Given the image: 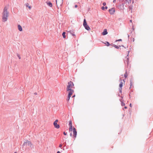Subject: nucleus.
Instances as JSON below:
<instances>
[{
  "mask_svg": "<svg viewBox=\"0 0 153 153\" xmlns=\"http://www.w3.org/2000/svg\"><path fill=\"white\" fill-rule=\"evenodd\" d=\"M108 8V7L107 6H105L104 7V6H102L101 7L102 9L103 10H106Z\"/></svg>",
  "mask_w": 153,
  "mask_h": 153,
  "instance_id": "a211bd4d",
  "label": "nucleus"
},
{
  "mask_svg": "<svg viewBox=\"0 0 153 153\" xmlns=\"http://www.w3.org/2000/svg\"><path fill=\"white\" fill-rule=\"evenodd\" d=\"M27 140L23 144V146H27Z\"/></svg>",
  "mask_w": 153,
  "mask_h": 153,
  "instance_id": "b1692460",
  "label": "nucleus"
},
{
  "mask_svg": "<svg viewBox=\"0 0 153 153\" xmlns=\"http://www.w3.org/2000/svg\"><path fill=\"white\" fill-rule=\"evenodd\" d=\"M34 94L35 95H36L37 94V93L35 92V93H34Z\"/></svg>",
  "mask_w": 153,
  "mask_h": 153,
  "instance_id": "58836bf2",
  "label": "nucleus"
},
{
  "mask_svg": "<svg viewBox=\"0 0 153 153\" xmlns=\"http://www.w3.org/2000/svg\"><path fill=\"white\" fill-rule=\"evenodd\" d=\"M132 83H133V80L132 79H131L130 80V87L129 88L130 89L131 87V86L132 85Z\"/></svg>",
  "mask_w": 153,
  "mask_h": 153,
  "instance_id": "f3484780",
  "label": "nucleus"
},
{
  "mask_svg": "<svg viewBox=\"0 0 153 153\" xmlns=\"http://www.w3.org/2000/svg\"><path fill=\"white\" fill-rule=\"evenodd\" d=\"M70 136L71 137H72V133L71 132L70 134Z\"/></svg>",
  "mask_w": 153,
  "mask_h": 153,
  "instance_id": "4c0bfd02",
  "label": "nucleus"
},
{
  "mask_svg": "<svg viewBox=\"0 0 153 153\" xmlns=\"http://www.w3.org/2000/svg\"><path fill=\"white\" fill-rule=\"evenodd\" d=\"M17 56H18V57L19 58V59H21V57L20 56L19 54H17Z\"/></svg>",
  "mask_w": 153,
  "mask_h": 153,
  "instance_id": "2f4dec72",
  "label": "nucleus"
},
{
  "mask_svg": "<svg viewBox=\"0 0 153 153\" xmlns=\"http://www.w3.org/2000/svg\"><path fill=\"white\" fill-rule=\"evenodd\" d=\"M124 108L125 109H126L127 108V107L126 106H125Z\"/></svg>",
  "mask_w": 153,
  "mask_h": 153,
  "instance_id": "37998d69",
  "label": "nucleus"
},
{
  "mask_svg": "<svg viewBox=\"0 0 153 153\" xmlns=\"http://www.w3.org/2000/svg\"><path fill=\"white\" fill-rule=\"evenodd\" d=\"M127 76V72L126 70V72L124 74V76L125 78H126Z\"/></svg>",
  "mask_w": 153,
  "mask_h": 153,
  "instance_id": "a878e982",
  "label": "nucleus"
},
{
  "mask_svg": "<svg viewBox=\"0 0 153 153\" xmlns=\"http://www.w3.org/2000/svg\"><path fill=\"white\" fill-rule=\"evenodd\" d=\"M130 21L131 22H132V20H130Z\"/></svg>",
  "mask_w": 153,
  "mask_h": 153,
  "instance_id": "49530a36",
  "label": "nucleus"
},
{
  "mask_svg": "<svg viewBox=\"0 0 153 153\" xmlns=\"http://www.w3.org/2000/svg\"><path fill=\"white\" fill-rule=\"evenodd\" d=\"M111 45L112 46H113L115 47V48L118 49L120 47H121L120 45L119 46H118L116 45H115L114 44H113V43L111 44Z\"/></svg>",
  "mask_w": 153,
  "mask_h": 153,
  "instance_id": "f8f14e48",
  "label": "nucleus"
},
{
  "mask_svg": "<svg viewBox=\"0 0 153 153\" xmlns=\"http://www.w3.org/2000/svg\"><path fill=\"white\" fill-rule=\"evenodd\" d=\"M58 121V120H56L53 123L54 127L56 128H59L60 127L59 125L57 124V122Z\"/></svg>",
  "mask_w": 153,
  "mask_h": 153,
  "instance_id": "39448f33",
  "label": "nucleus"
},
{
  "mask_svg": "<svg viewBox=\"0 0 153 153\" xmlns=\"http://www.w3.org/2000/svg\"><path fill=\"white\" fill-rule=\"evenodd\" d=\"M26 6L27 7H28V8H29V9H31V6H29V4L28 3H27L26 4Z\"/></svg>",
  "mask_w": 153,
  "mask_h": 153,
  "instance_id": "393cba45",
  "label": "nucleus"
},
{
  "mask_svg": "<svg viewBox=\"0 0 153 153\" xmlns=\"http://www.w3.org/2000/svg\"><path fill=\"white\" fill-rule=\"evenodd\" d=\"M9 7V5L7 4L5 6L3 9V12L2 13V21L3 22L6 21L7 18L9 15V12L7 11V9Z\"/></svg>",
  "mask_w": 153,
  "mask_h": 153,
  "instance_id": "f257e3e1",
  "label": "nucleus"
},
{
  "mask_svg": "<svg viewBox=\"0 0 153 153\" xmlns=\"http://www.w3.org/2000/svg\"><path fill=\"white\" fill-rule=\"evenodd\" d=\"M128 39H129V35L128 34Z\"/></svg>",
  "mask_w": 153,
  "mask_h": 153,
  "instance_id": "79ce46f5",
  "label": "nucleus"
},
{
  "mask_svg": "<svg viewBox=\"0 0 153 153\" xmlns=\"http://www.w3.org/2000/svg\"><path fill=\"white\" fill-rule=\"evenodd\" d=\"M128 54L127 55V56L125 58V59L124 60V62L126 65V66L127 68H128L129 67L130 68V66H129L128 64H129V60L128 58V53L129 52V51H128Z\"/></svg>",
  "mask_w": 153,
  "mask_h": 153,
  "instance_id": "7ed1b4c3",
  "label": "nucleus"
},
{
  "mask_svg": "<svg viewBox=\"0 0 153 153\" xmlns=\"http://www.w3.org/2000/svg\"><path fill=\"white\" fill-rule=\"evenodd\" d=\"M77 132L75 128L74 127L73 128V137L76 138L77 135Z\"/></svg>",
  "mask_w": 153,
  "mask_h": 153,
  "instance_id": "0eeeda50",
  "label": "nucleus"
},
{
  "mask_svg": "<svg viewBox=\"0 0 153 153\" xmlns=\"http://www.w3.org/2000/svg\"><path fill=\"white\" fill-rule=\"evenodd\" d=\"M115 11V9L114 8H112L110 9L109 10V12L111 15L114 14Z\"/></svg>",
  "mask_w": 153,
  "mask_h": 153,
  "instance_id": "6e6552de",
  "label": "nucleus"
},
{
  "mask_svg": "<svg viewBox=\"0 0 153 153\" xmlns=\"http://www.w3.org/2000/svg\"><path fill=\"white\" fill-rule=\"evenodd\" d=\"M63 134L65 135H66L67 134V132H63Z\"/></svg>",
  "mask_w": 153,
  "mask_h": 153,
  "instance_id": "473e14b6",
  "label": "nucleus"
},
{
  "mask_svg": "<svg viewBox=\"0 0 153 153\" xmlns=\"http://www.w3.org/2000/svg\"><path fill=\"white\" fill-rule=\"evenodd\" d=\"M62 145L61 144H60L59 145V147H60V148H62Z\"/></svg>",
  "mask_w": 153,
  "mask_h": 153,
  "instance_id": "f704fd0d",
  "label": "nucleus"
},
{
  "mask_svg": "<svg viewBox=\"0 0 153 153\" xmlns=\"http://www.w3.org/2000/svg\"><path fill=\"white\" fill-rule=\"evenodd\" d=\"M18 27L19 31H22V27L20 25H18Z\"/></svg>",
  "mask_w": 153,
  "mask_h": 153,
  "instance_id": "2eb2a0df",
  "label": "nucleus"
},
{
  "mask_svg": "<svg viewBox=\"0 0 153 153\" xmlns=\"http://www.w3.org/2000/svg\"><path fill=\"white\" fill-rule=\"evenodd\" d=\"M118 96H119V97H120V95L119 94L118 95Z\"/></svg>",
  "mask_w": 153,
  "mask_h": 153,
  "instance_id": "de8ad7c7",
  "label": "nucleus"
},
{
  "mask_svg": "<svg viewBox=\"0 0 153 153\" xmlns=\"http://www.w3.org/2000/svg\"><path fill=\"white\" fill-rule=\"evenodd\" d=\"M77 7H78V6H77V5H75V8H77Z\"/></svg>",
  "mask_w": 153,
  "mask_h": 153,
  "instance_id": "c9c22d12",
  "label": "nucleus"
},
{
  "mask_svg": "<svg viewBox=\"0 0 153 153\" xmlns=\"http://www.w3.org/2000/svg\"><path fill=\"white\" fill-rule=\"evenodd\" d=\"M74 86V84L73 82L71 81H70L68 83V85L67 86L66 90L67 91H68L70 92L71 90H74L71 89Z\"/></svg>",
  "mask_w": 153,
  "mask_h": 153,
  "instance_id": "f03ea898",
  "label": "nucleus"
},
{
  "mask_svg": "<svg viewBox=\"0 0 153 153\" xmlns=\"http://www.w3.org/2000/svg\"><path fill=\"white\" fill-rule=\"evenodd\" d=\"M106 4V3L105 2H104L103 3V5L104 6H105Z\"/></svg>",
  "mask_w": 153,
  "mask_h": 153,
  "instance_id": "72a5a7b5",
  "label": "nucleus"
},
{
  "mask_svg": "<svg viewBox=\"0 0 153 153\" xmlns=\"http://www.w3.org/2000/svg\"><path fill=\"white\" fill-rule=\"evenodd\" d=\"M121 46L122 47H124V48H126V47H124L123 45H122Z\"/></svg>",
  "mask_w": 153,
  "mask_h": 153,
  "instance_id": "ea45409f",
  "label": "nucleus"
},
{
  "mask_svg": "<svg viewBox=\"0 0 153 153\" xmlns=\"http://www.w3.org/2000/svg\"><path fill=\"white\" fill-rule=\"evenodd\" d=\"M122 99H121L120 100V101L121 102V105L122 106H124L125 105V103L124 102H123L122 101Z\"/></svg>",
  "mask_w": 153,
  "mask_h": 153,
  "instance_id": "6ab92c4d",
  "label": "nucleus"
},
{
  "mask_svg": "<svg viewBox=\"0 0 153 153\" xmlns=\"http://www.w3.org/2000/svg\"><path fill=\"white\" fill-rule=\"evenodd\" d=\"M69 127H71V126H72V121L71 120H70L69 121Z\"/></svg>",
  "mask_w": 153,
  "mask_h": 153,
  "instance_id": "5701e85b",
  "label": "nucleus"
},
{
  "mask_svg": "<svg viewBox=\"0 0 153 153\" xmlns=\"http://www.w3.org/2000/svg\"><path fill=\"white\" fill-rule=\"evenodd\" d=\"M120 80H121V82H120V83L119 85V88H122L123 86V82L122 81V80L120 78Z\"/></svg>",
  "mask_w": 153,
  "mask_h": 153,
  "instance_id": "dca6fc26",
  "label": "nucleus"
},
{
  "mask_svg": "<svg viewBox=\"0 0 153 153\" xmlns=\"http://www.w3.org/2000/svg\"><path fill=\"white\" fill-rule=\"evenodd\" d=\"M27 145L30 147H31L32 146H33V144L31 142L27 140Z\"/></svg>",
  "mask_w": 153,
  "mask_h": 153,
  "instance_id": "1a4fd4ad",
  "label": "nucleus"
},
{
  "mask_svg": "<svg viewBox=\"0 0 153 153\" xmlns=\"http://www.w3.org/2000/svg\"><path fill=\"white\" fill-rule=\"evenodd\" d=\"M65 33H66L65 32H63L62 33V36H63V37L64 38H66Z\"/></svg>",
  "mask_w": 153,
  "mask_h": 153,
  "instance_id": "aec40b11",
  "label": "nucleus"
},
{
  "mask_svg": "<svg viewBox=\"0 0 153 153\" xmlns=\"http://www.w3.org/2000/svg\"><path fill=\"white\" fill-rule=\"evenodd\" d=\"M102 35H105L108 34V32L107 30L106 29H105L104 30L103 32L102 33Z\"/></svg>",
  "mask_w": 153,
  "mask_h": 153,
  "instance_id": "9d476101",
  "label": "nucleus"
},
{
  "mask_svg": "<svg viewBox=\"0 0 153 153\" xmlns=\"http://www.w3.org/2000/svg\"><path fill=\"white\" fill-rule=\"evenodd\" d=\"M122 1H124L125 2H128V4H130L131 3V0H121Z\"/></svg>",
  "mask_w": 153,
  "mask_h": 153,
  "instance_id": "4468645a",
  "label": "nucleus"
},
{
  "mask_svg": "<svg viewBox=\"0 0 153 153\" xmlns=\"http://www.w3.org/2000/svg\"><path fill=\"white\" fill-rule=\"evenodd\" d=\"M73 127L72 126H71V127H69V131H72V130L73 131Z\"/></svg>",
  "mask_w": 153,
  "mask_h": 153,
  "instance_id": "bb28decb",
  "label": "nucleus"
},
{
  "mask_svg": "<svg viewBox=\"0 0 153 153\" xmlns=\"http://www.w3.org/2000/svg\"><path fill=\"white\" fill-rule=\"evenodd\" d=\"M121 97L122 98V99L123 98V97Z\"/></svg>",
  "mask_w": 153,
  "mask_h": 153,
  "instance_id": "8fccbe9b",
  "label": "nucleus"
},
{
  "mask_svg": "<svg viewBox=\"0 0 153 153\" xmlns=\"http://www.w3.org/2000/svg\"><path fill=\"white\" fill-rule=\"evenodd\" d=\"M57 153H62L60 152L59 151H58L57 152Z\"/></svg>",
  "mask_w": 153,
  "mask_h": 153,
  "instance_id": "a19ab883",
  "label": "nucleus"
},
{
  "mask_svg": "<svg viewBox=\"0 0 153 153\" xmlns=\"http://www.w3.org/2000/svg\"><path fill=\"white\" fill-rule=\"evenodd\" d=\"M75 97V95H73V96H72V97Z\"/></svg>",
  "mask_w": 153,
  "mask_h": 153,
  "instance_id": "c03bdc74",
  "label": "nucleus"
},
{
  "mask_svg": "<svg viewBox=\"0 0 153 153\" xmlns=\"http://www.w3.org/2000/svg\"><path fill=\"white\" fill-rule=\"evenodd\" d=\"M46 3H47V4L49 7H52V4L51 2H46Z\"/></svg>",
  "mask_w": 153,
  "mask_h": 153,
  "instance_id": "ddd939ff",
  "label": "nucleus"
},
{
  "mask_svg": "<svg viewBox=\"0 0 153 153\" xmlns=\"http://www.w3.org/2000/svg\"><path fill=\"white\" fill-rule=\"evenodd\" d=\"M124 3H122L119 6V8L123 10L124 9Z\"/></svg>",
  "mask_w": 153,
  "mask_h": 153,
  "instance_id": "9b49d317",
  "label": "nucleus"
},
{
  "mask_svg": "<svg viewBox=\"0 0 153 153\" xmlns=\"http://www.w3.org/2000/svg\"><path fill=\"white\" fill-rule=\"evenodd\" d=\"M74 92V90H71L70 92H68V96L67 99V101H68L69 100L70 98L71 97Z\"/></svg>",
  "mask_w": 153,
  "mask_h": 153,
  "instance_id": "423d86ee",
  "label": "nucleus"
},
{
  "mask_svg": "<svg viewBox=\"0 0 153 153\" xmlns=\"http://www.w3.org/2000/svg\"><path fill=\"white\" fill-rule=\"evenodd\" d=\"M129 106H130V107H132V105H131V103L130 104Z\"/></svg>",
  "mask_w": 153,
  "mask_h": 153,
  "instance_id": "e433bc0d",
  "label": "nucleus"
},
{
  "mask_svg": "<svg viewBox=\"0 0 153 153\" xmlns=\"http://www.w3.org/2000/svg\"><path fill=\"white\" fill-rule=\"evenodd\" d=\"M122 88H119V92L120 93H122Z\"/></svg>",
  "mask_w": 153,
  "mask_h": 153,
  "instance_id": "cd10ccee",
  "label": "nucleus"
},
{
  "mask_svg": "<svg viewBox=\"0 0 153 153\" xmlns=\"http://www.w3.org/2000/svg\"><path fill=\"white\" fill-rule=\"evenodd\" d=\"M105 44L107 46H109V45H111V44L108 42H106Z\"/></svg>",
  "mask_w": 153,
  "mask_h": 153,
  "instance_id": "4be33fe9",
  "label": "nucleus"
},
{
  "mask_svg": "<svg viewBox=\"0 0 153 153\" xmlns=\"http://www.w3.org/2000/svg\"><path fill=\"white\" fill-rule=\"evenodd\" d=\"M56 2H57V0H56Z\"/></svg>",
  "mask_w": 153,
  "mask_h": 153,
  "instance_id": "5fc2aeb1",
  "label": "nucleus"
},
{
  "mask_svg": "<svg viewBox=\"0 0 153 153\" xmlns=\"http://www.w3.org/2000/svg\"><path fill=\"white\" fill-rule=\"evenodd\" d=\"M129 9L130 10H132V6L130 5L129 7Z\"/></svg>",
  "mask_w": 153,
  "mask_h": 153,
  "instance_id": "c85d7f7f",
  "label": "nucleus"
},
{
  "mask_svg": "<svg viewBox=\"0 0 153 153\" xmlns=\"http://www.w3.org/2000/svg\"><path fill=\"white\" fill-rule=\"evenodd\" d=\"M134 38H131V42H134Z\"/></svg>",
  "mask_w": 153,
  "mask_h": 153,
  "instance_id": "7c9ffc66",
  "label": "nucleus"
},
{
  "mask_svg": "<svg viewBox=\"0 0 153 153\" xmlns=\"http://www.w3.org/2000/svg\"><path fill=\"white\" fill-rule=\"evenodd\" d=\"M62 0V2H63V0Z\"/></svg>",
  "mask_w": 153,
  "mask_h": 153,
  "instance_id": "864d4df0",
  "label": "nucleus"
},
{
  "mask_svg": "<svg viewBox=\"0 0 153 153\" xmlns=\"http://www.w3.org/2000/svg\"><path fill=\"white\" fill-rule=\"evenodd\" d=\"M14 153H17L16 152H15Z\"/></svg>",
  "mask_w": 153,
  "mask_h": 153,
  "instance_id": "603ef678",
  "label": "nucleus"
},
{
  "mask_svg": "<svg viewBox=\"0 0 153 153\" xmlns=\"http://www.w3.org/2000/svg\"><path fill=\"white\" fill-rule=\"evenodd\" d=\"M115 1H116V0H114L113 2H114Z\"/></svg>",
  "mask_w": 153,
  "mask_h": 153,
  "instance_id": "a18cd8bd",
  "label": "nucleus"
},
{
  "mask_svg": "<svg viewBox=\"0 0 153 153\" xmlns=\"http://www.w3.org/2000/svg\"><path fill=\"white\" fill-rule=\"evenodd\" d=\"M63 150H64V148H63Z\"/></svg>",
  "mask_w": 153,
  "mask_h": 153,
  "instance_id": "3c124183",
  "label": "nucleus"
},
{
  "mask_svg": "<svg viewBox=\"0 0 153 153\" xmlns=\"http://www.w3.org/2000/svg\"><path fill=\"white\" fill-rule=\"evenodd\" d=\"M122 41V39H118V40H116L115 41L116 42H118V41Z\"/></svg>",
  "mask_w": 153,
  "mask_h": 153,
  "instance_id": "c756f323",
  "label": "nucleus"
},
{
  "mask_svg": "<svg viewBox=\"0 0 153 153\" xmlns=\"http://www.w3.org/2000/svg\"><path fill=\"white\" fill-rule=\"evenodd\" d=\"M69 32L74 36H76L75 35L74 33V32H73V31H70Z\"/></svg>",
  "mask_w": 153,
  "mask_h": 153,
  "instance_id": "412c9836",
  "label": "nucleus"
},
{
  "mask_svg": "<svg viewBox=\"0 0 153 153\" xmlns=\"http://www.w3.org/2000/svg\"><path fill=\"white\" fill-rule=\"evenodd\" d=\"M123 81L124 82H125V80H124V79L123 80Z\"/></svg>",
  "mask_w": 153,
  "mask_h": 153,
  "instance_id": "09e8293b",
  "label": "nucleus"
},
{
  "mask_svg": "<svg viewBox=\"0 0 153 153\" xmlns=\"http://www.w3.org/2000/svg\"><path fill=\"white\" fill-rule=\"evenodd\" d=\"M83 25L85 29L87 30H90V28L88 25L86 20L85 19H84V20Z\"/></svg>",
  "mask_w": 153,
  "mask_h": 153,
  "instance_id": "20e7f679",
  "label": "nucleus"
}]
</instances>
